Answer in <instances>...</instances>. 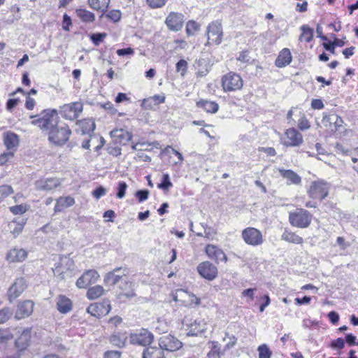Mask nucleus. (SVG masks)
<instances>
[{
	"mask_svg": "<svg viewBox=\"0 0 358 358\" xmlns=\"http://www.w3.org/2000/svg\"><path fill=\"white\" fill-rule=\"evenodd\" d=\"M32 124L46 131L48 134V140L57 145L65 144L71 134L69 127L65 123L59 121V117L55 110L43 111L41 113V117L33 120Z\"/></svg>",
	"mask_w": 358,
	"mask_h": 358,
	"instance_id": "nucleus-1",
	"label": "nucleus"
},
{
	"mask_svg": "<svg viewBox=\"0 0 358 358\" xmlns=\"http://www.w3.org/2000/svg\"><path fill=\"white\" fill-rule=\"evenodd\" d=\"M9 210L14 215H21L27 211V208L25 206L20 204L10 207Z\"/></svg>",
	"mask_w": 358,
	"mask_h": 358,
	"instance_id": "nucleus-52",
	"label": "nucleus"
},
{
	"mask_svg": "<svg viewBox=\"0 0 358 358\" xmlns=\"http://www.w3.org/2000/svg\"><path fill=\"white\" fill-rule=\"evenodd\" d=\"M121 352L117 350L107 351L103 355V358H120Z\"/></svg>",
	"mask_w": 358,
	"mask_h": 358,
	"instance_id": "nucleus-63",
	"label": "nucleus"
},
{
	"mask_svg": "<svg viewBox=\"0 0 358 358\" xmlns=\"http://www.w3.org/2000/svg\"><path fill=\"white\" fill-rule=\"evenodd\" d=\"M26 220L24 218H17L14 220L8 223V230L15 238L22 232Z\"/></svg>",
	"mask_w": 358,
	"mask_h": 358,
	"instance_id": "nucleus-30",
	"label": "nucleus"
},
{
	"mask_svg": "<svg viewBox=\"0 0 358 358\" xmlns=\"http://www.w3.org/2000/svg\"><path fill=\"white\" fill-rule=\"evenodd\" d=\"M197 271L201 276L208 280H213L217 275V267L208 261L200 263L197 266Z\"/></svg>",
	"mask_w": 358,
	"mask_h": 358,
	"instance_id": "nucleus-14",
	"label": "nucleus"
},
{
	"mask_svg": "<svg viewBox=\"0 0 358 358\" xmlns=\"http://www.w3.org/2000/svg\"><path fill=\"white\" fill-rule=\"evenodd\" d=\"M74 268V262L72 259L64 257L61 260V264L53 270L55 275H57L61 280H64L66 276L71 274Z\"/></svg>",
	"mask_w": 358,
	"mask_h": 358,
	"instance_id": "nucleus-17",
	"label": "nucleus"
},
{
	"mask_svg": "<svg viewBox=\"0 0 358 358\" xmlns=\"http://www.w3.org/2000/svg\"><path fill=\"white\" fill-rule=\"evenodd\" d=\"M182 324L187 327L188 336H196L206 329V323L200 318L192 321L191 318L186 316L182 320Z\"/></svg>",
	"mask_w": 358,
	"mask_h": 358,
	"instance_id": "nucleus-5",
	"label": "nucleus"
},
{
	"mask_svg": "<svg viewBox=\"0 0 358 358\" xmlns=\"http://www.w3.org/2000/svg\"><path fill=\"white\" fill-rule=\"evenodd\" d=\"M3 144L7 150H15L19 145V136L11 131H8L3 134Z\"/></svg>",
	"mask_w": 358,
	"mask_h": 358,
	"instance_id": "nucleus-25",
	"label": "nucleus"
},
{
	"mask_svg": "<svg viewBox=\"0 0 358 358\" xmlns=\"http://www.w3.org/2000/svg\"><path fill=\"white\" fill-rule=\"evenodd\" d=\"M206 255L217 262L227 261V257L223 250L214 245H207L206 247Z\"/></svg>",
	"mask_w": 358,
	"mask_h": 358,
	"instance_id": "nucleus-19",
	"label": "nucleus"
},
{
	"mask_svg": "<svg viewBox=\"0 0 358 358\" xmlns=\"http://www.w3.org/2000/svg\"><path fill=\"white\" fill-rule=\"evenodd\" d=\"M107 34L106 33H94L90 35V40L95 45H99L103 39L106 37Z\"/></svg>",
	"mask_w": 358,
	"mask_h": 358,
	"instance_id": "nucleus-47",
	"label": "nucleus"
},
{
	"mask_svg": "<svg viewBox=\"0 0 358 358\" xmlns=\"http://www.w3.org/2000/svg\"><path fill=\"white\" fill-rule=\"evenodd\" d=\"M227 339H229V341L226 344V348H232L236 344L237 338L235 336H230L228 333H226L225 337L224 338V341H226Z\"/></svg>",
	"mask_w": 358,
	"mask_h": 358,
	"instance_id": "nucleus-53",
	"label": "nucleus"
},
{
	"mask_svg": "<svg viewBox=\"0 0 358 358\" xmlns=\"http://www.w3.org/2000/svg\"><path fill=\"white\" fill-rule=\"evenodd\" d=\"M167 0H147V3L152 8H161L165 5Z\"/></svg>",
	"mask_w": 358,
	"mask_h": 358,
	"instance_id": "nucleus-54",
	"label": "nucleus"
},
{
	"mask_svg": "<svg viewBox=\"0 0 358 358\" xmlns=\"http://www.w3.org/2000/svg\"><path fill=\"white\" fill-rule=\"evenodd\" d=\"M34 303L31 300H26L18 303L15 312V318L20 320L29 316L34 309Z\"/></svg>",
	"mask_w": 358,
	"mask_h": 358,
	"instance_id": "nucleus-18",
	"label": "nucleus"
},
{
	"mask_svg": "<svg viewBox=\"0 0 358 358\" xmlns=\"http://www.w3.org/2000/svg\"><path fill=\"white\" fill-rule=\"evenodd\" d=\"M308 194L313 199L322 201L329 194V185L324 180L314 181L310 186Z\"/></svg>",
	"mask_w": 358,
	"mask_h": 358,
	"instance_id": "nucleus-6",
	"label": "nucleus"
},
{
	"mask_svg": "<svg viewBox=\"0 0 358 358\" xmlns=\"http://www.w3.org/2000/svg\"><path fill=\"white\" fill-rule=\"evenodd\" d=\"M159 345L163 351L174 352L179 350L182 346V342L171 334H165L160 337Z\"/></svg>",
	"mask_w": 358,
	"mask_h": 358,
	"instance_id": "nucleus-9",
	"label": "nucleus"
},
{
	"mask_svg": "<svg viewBox=\"0 0 358 358\" xmlns=\"http://www.w3.org/2000/svg\"><path fill=\"white\" fill-rule=\"evenodd\" d=\"M281 239L290 243L302 244L303 238L294 232L285 230L281 236Z\"/></svg>",
	"mask_w": 358,
	"mask_h": 358,
	"instance_id": "nucleus-36",
	"label": "nucleus"
},
{
	"mask_svg": "<svg viewBox=\"0 0 358 358\" xmlns=\"http://www.w3.org/2000/svg\"><path fill=\"white\" fill-rule=\"evenodd\" d=\"M104 293V289L101 285H96L88 289L87 292V297L93 300L100 297Z\"/></svg>",
	"mask_w": 358,
	"mask_h": 358,
	"instance_id": "nucleus-38",
	"label": "nucleus"
},
{
	"mask_svg": "<svg viewBox=\"0 0 358 358\" xmlns=\"http://www.w3.org/2000/svg\"><path fill=\"white\" fill-rule=\"evenodd\" d=\"M13 193V189L11 186L7 185H0V202Z\"/></svg>",
	"mask_w": 358,
	"mask_h": 358,
	"instance_id": "nucleus-46",
	"label": "nucleus"
},
{
	"mask_svg": "<svg viewBox=\"0 0 358 358\" xmlns=\"http://www.w3.org/2000/svg\"><path fill=\"white\" fill-rule=\"evenodd\" d=\"M206 35L208 41L205 44H210V41L216 45H220L222 41L223 31L222 24L217 21L213 22L207 27Z\"/></svg>",
	"mask_w": 358,
	"mask_h": 358,
	"instance_id": "nucleus-7",
	"label": "nucleus"
},
{
	"mask_svg": "<svg viewBox=\"0 0 358 358\" xmlns=\"http://www.w3.org/2000/svg\"><path fill=\"white\" fill-rule=\"evenodd\" d=\"M110 343L118 348H122L124 346L126 338H124L118 334H113L110 337Z\"/></svg>",
	"mask_w": 358,
	"mask_h": 358,
	"instance_id": "nucleus-45",
	"label": "nucleus"
},
{
	"mask_svg": "<svg viewBox=\"0 0 358 358\" xmlns=\"http://www.w3.org/2000/svg\"><path fill=\"white\" fill-rule=\"evenodd\" d=\"M106 193V189L103 186L97 187L92 192L93 196L99 199L104 196Z\"/></svg>",
	"mask_w": 358,
	"mask_h": 358,
	"instance_id": "nucleus-57",
	"label": "nucleus"
},
{
	"mask_svg": "<svg viewBox=\"0 0 358 358\" xmlns=\"http://www.w3.org/2000/svg\"><path fill=\"white\" fill-rule=\"evenodd\" d=\"M13 310L8 308L5 307L0 310V324H3L8 321L13 315Z\"/></svg>",
	"mask_w": 358,
	"mask_h": 358,
	"instance_id": "nucleus-43",
	"label": "nucleus"
},
{
	"mask_svg": "<svg viewBox=\"0 0 358 358\" xmlns=\"http://www.w3.org/2000/svg\"><path fill=\"white\" fill-rule=\"evenodd\" d=\"M331 347L333 349L341 350L345 347V340L342 338H338L331 342Z\"/></svg>",
	"mask_w": 358,
	"mask_h": 358,
	"instance_id": "nucleus-55",
	"label": "nucleus"
},
{
	"mask_svg": "<svg viewBox=\"0 0 358 358\" xmlns=\"http://www.w3.org/2000/svg\"><path fill=\"white\" fill-rule=\"evenodd\" d=\"M184 22V15L179 13L171 12L166 18L165 23L169 29L173 31H180Z\"/></svg>",
	"mask_w": 358,
	"mask_h": 358,
	"instance_id": "nucleus-15",
	"label": "nucleus"
},
{
	"mask_svg": "<svg viewBox=\"0 0 358 358\" xmlns=\"http://www.w3.org/2000/svg\"><path fill=\"white\" fill-rule=\"evenodd\" d=\"M194 66L197 71V76L203 77L209 72L210 64L207 59L200 58L196 59L194 64Z\"/></svg>",
	"mask_w": 358,
	"mask_h": 358,
	"instance_id": "nucleus-27",
	"label": "nucleus"
},
{
	"mask_svg": "<svg viewBox=\"0 0 358 358\" xmlns=\"http://www.w3.org/2000/svg\"><path fill=\"white\" fill-rule=\"evenodd\" d=\"M110 135L113 138L115 143L120 145H125L132 138L131 134L122 129H113L110 132Z\"/></svg>",
	"mask_w": 358,
	"mask_h": 358,
	"instance_id": "nucleus-21",
	"label": "nucleus"
},
{
	"mask_svg": "<svg viewBox=\"0 0 358 358\" xmlns=\"http://www.w3.org/2000/svg\"><path fill=\"white\" fill-rule=\"evenodd\" d=\"M27 257V252L22 248H13L10 250L6 256L10 262H19L24 261Z\"/></svg>",
	"mask_w": 358,
	"mask_h": 358,
	"instance_id": "nucleus-24",
	"label": "nucleus"
},
{
	"mask_svg": "<svg viewBox=\"0 0 358 358\" xmlns=\"http://www.w3.org/2000/svg\"><path fill=\"white\" fill-rule=\"evenodd\" d=\"M35 185L38 190L50 191L58 187L60 182L57 178H48L45 180H38Z\"/></svg>",
	"mask_w": 358,
	"mask_h": 358,
	"instance_id": "nucleus-22",
	"label": "nucleus"
},
{
	"mask_svg": "<svg viewBox=\"0 0 358 358\" xmlns=\"http://www.w3.org/2000/svg\"><path fill=\"white\" fill-rule=\"evenodd\" d=\"M298 127L301 130H305L310 128V125L304 115L299 120Z\"/></svg>",
	"mask_w": 358,
	"mask_h": 358,
	"instance_id": "nucleus-56",
	"label": "nucleus"
},
{
	"mask_svg": "<svg viewBox=\"0 0 358 358\" xmlns=\"http://www.w3.org/2000/svg\"><path fill=\"white\" fill-rule=\"evenodd\" d=\"M71 25V18L67 14H64L63 15L62 20V28L65 31L69 30V27Z\"/></svg>",
	"mask_w": 358,
	"mask_h": 358,
	"instance_id": "nucleus-59",
	"label": "nucleus"
},
{
	"mask_svg": "<svg viewBox=\"0 0 358 358\" xmlns=\"http://www.w3.org/2000/svg\"><path fill=\"white\" fill-rule=\"evenodd\" d=\"M134 52L131 48L118 49L116 52L118 56L131 55Z\"/></svg>",
	"mask_w": 358,
	"mask_h": 358,
	"instance_id": "nucleus-62",
	"label": "nucleus"
},
{
	"mask_svg": "<svg viewBox=\"0 0 358 358\" xmlns=\"http://www.w3.org/2000/svg\"><path fill=\"white\" fill-rule=\"evenodd\" d=\"M27 287V282L24 278H17L8 291V296L10 302H12L20 296Z\"/></svg>",
	"mask_w": 358,
	"mask_h": 358,
	"instance_id": "nucleus-16",
	"label": "nucleus"
},
{
	"mask_svg": "<svg viewBox=\"0 0 358 358\" xmlns=\"http://www.w3.org/2000/svg\"><path fill=\"white\" fill-rule=\"evenodd\" d=\"M121 15V12L119 10H111L105 15L106 17L114 22H119Z\"/></svg>",
	"mask_w": 358,
	"mask_h": 358,
	"instance_id": "nucleus-48",
	"label": "nucleus"
},
{
	"mask_svg": "<svg viewBox=\"0 0 358 358\" xmlns=\"http://www.w3.org/2000/svg\"><path fill=\"white\" fill-rule=\"evenodd\" d=\"M150 192L148 189H140L136 192L135 196L139 202H143L148 199Z\"/></svg>",
	"mask_w": 358,
	"mask_h": 358,
	"instance_id": "nucleus-51",
	"label": "nucleus"
},
{
	"mask_svg": "<svg viewBox=\"0 0 358 358\" xmlns=\"http://www.w3.org/2000/svg\"><path fill=\"white\" fill-rule=\"evenodd\" d=\"M110 309L111 306L109 300H104L101 303L90 304L87 308V312L91 315L99 318L106 315L110 311Z\"/></svg>",
	"mask_w": 358,
	"mask_h": 358,
	"instance_id": "nucleus-12",
	"label": "nucleus"
},
{
	"mask_svg": "<svg viewBox=\"0 0 358 358\" xmlns=\"http://www.w3.org/2000/svg\"><path fill=\"white\" fill-rule=\"evenodd\" d=\"M83 110V105L80 102H73L71 104H64L61 107V115L65 119L73 120L77 119Z\"/></svg>",
	"mask_w": 358,
	"mask_h": 358,
	"instance_id": "nucleus-8",
	"label": "nucleus"
},
{
	"mask_svg": "<svg viewBox=\"0 0 358 358\" xmlns=\"http://www.w3.org/2000/svg\"><path fill=\"white\" fill-rule=\"evenodd\" d=\"M57 308L61 313H67L72 308L71 301L65 296L59 295L57 301Z\"/></svg>",
	"mask_w": 358,
	"mask_h": 358,
	"instance_id": "nucleus-31",
	"label": "nucleus"
},
{
	"mask_svg": "<svg viewBox=\"0 0 358 358\" xmlns=\"http://www.w3.org/2000/svg\"><path fill=\"white\" fill-rule=\"evenodd\" d=\"M285 134L289 140L284 143L286 146H299L303 143L302 134L294 128L287 129Z\"/></svg>",
	"mask_w": 358,
	"mask_h": 358,
	"instance_id": "nucleus-20",
	"label": "nucleus"
},
{
	"mask_svg": "<svg viewBox=\"0 0 358 358\" xmlns=\"http://www.w3.org/2000/svg\"><path fill=\"white\" fill-rule=\"evenodd\" d=\"M127 189V185L124 181L119 182L117 187V192L116 196L118 199H122L125 196Z\"/></svg>",
	"mask_w": 358,
	"mask_h": 358,
	"instance_id": "nucleus-49",
	"label": "nucleus"
},
{
	"mask_svg": "<svg viewBox=\"0 0 358 358\" xmlns=\"http://www.w3.org/2000/svg\"><path fill=\"white\" fill-rule=\"evenodd\" d=\"M300 29L302 31V34L299 37V40L301 41L303 38L307 43L310 42L313 38V29L306 24L302 25Z\"/></svg>",
	"mask_w": 358,
	"mask_h": 358,
	"instance_id": "nucleus-40",
	"label": "nucleus"
},
{
	"mask_svg": "<svg viewBox=\"0 0 358 358\" xmlns=\"http://www.w3.org/2000/svg\"><path fill=\"white\" fill-rule=\"evenodd\" d=\"M14 156V153L12 151L4 152L0 155V165H4L9 159Z\"/></svg>",
	"mask_w": 358,
	"mask_h": 358,
	"instance_id": "nucleus-58",
	"label": "nucleus"
},
{
	"mask_svg": "<svg viewBox=\"0 0 358 358\" xmlns=\"http://www.w3.org/2000/svg\"><path fill=\"white\" fill-rule=\"evenodd\" d=\"M76 13L77 16L84 22H92L95 19L94 14L86 9H76Z\"/></svg>",
	"mask_w": 358,
	"mask_h": 358,
	"instance_id": "nucleus-37",
	"label": "nucleus"
},
{
	"mask_svg": "<svg viewBox=\"0 0 358 358\" xmlns=\"http://www.w3.org/2000/svg\"><path fill=\"white\" fill-rule=\"evenodd\" d=\"M200 29V25L195 21L190 20L186 25V33L188 36H192L195 32L198 31Z\"/></svg>",
	"mask_w": 358,
	"mask_h": 358,
	"instance_id": "nucleus-42",
	"label": "nucleus"
},
{
	"mask_svg": "<svg viewBox=\"0 0 358 358\" xmlns=\"http://www.w3.org/2000/svg\"><path fill=\"white\" fill-rule=\"evenodd\" d=\"M259 358H271L272 352L266 344L258 347Z\"/></svg>",
	"mask_w": 358,
	"mask_h": 358,
	"instance_id": "nucleus-44",
	"label": "nucleus"
},
{
	"mask_svg": "<svg viewBox=\"0 0 358 358\" xmlns=\"http://www.w3.org/2000/svg\"><path fill=\"white\" fill-rule=\"evenodd\" d=\"M20 99L12 98L9 99L6 102V109L9 111L12 110L19 103Z\"/></svg>",
	"mask_w": 358,
	"mask_h": 358,
	"instance_id": "nucleus-60",
	"label": "nucleus"
},
{
	"mask_svg": "<svg viewBox=\"0 0 358 358\" xmlns=\"http://www.w3.org/2000/svg\"><path fill=\"white\" fill-rule=\"evenodd\" d=\"M328 318L332 324H336L339 320V315L336 311L332 310L328 313Z\"/></svg>",
	"mask_w": 358,
	"mask_h": 358,
	"instance_id": "nucleus-64",
	"label": "nucleus"
},
{
	"mask_svg": "<svg viewBox=\"0 0 358 358\" xmlns=\"http://www.w3.org/2000/svg\"><path fill=\"white\" fill-rule=\"evenodd\" d=\"M143 358H165V356L161 347L150 346L144 350Z\"/></svg>",
	"mask_w": 358,
	"mask_h": 358,
	"instance_id": "nucleus-33",
	"label": "nucleus"
},
{
	"mask_svg": "<svg viewBox=\"0 0 358 358\" xmlns=\"http://www.w3.org/2000/svg\"><path fill=\"white\" fill-rule=\"evenodd\" d=\"M75 203L74 199L71 196L60 197L55 206V212H60L64 208H68L73 206Z\"/></svg>",
	"mask_w": 358,
	"mask_h": 358,
	"instance_id": "nucleus-35",
	"label": "nucleus"
},
{
	"mask_svg": "<svg viewBox=\"0 0 358 358\" xmlns=\"http://www.w3.org/2000/svg\"><path fill=\"white\" fill-rule=\"evenodd\" d=\"M241 237L244 242L251 246H259L264 243L262 232L255 227H247L242 231Z\"/></svg>",
	"mask_w": 358,
	"mask_h": 358,
	"instance_id": "nucleus-4",
	"label": "nucleus"
},
{
	"mask_svg": "<svg viewBox=\"0 0 358 358\" xmlns=\"http://www.w3.org/2000/svg\"><path fill=\"white\" fill-rule=\"evenodd\" d=\"M154 339L153 334L148 329H142L138 333L131 334L129 341L131 344L146 346Z\"/></svg>",
	"mask_w": 358,
	"mask_h": 358,
	"instance_id": "nucleus-10",
	"label": "nucleus"
},
{
	"mask_svg": "<svg viewBox=\"0 0 358 358\" xmlns=\"http://www.w3.org/2000/svg\"><path fill=\"white\" fill-rule=\"evenodd\" d=\"M128 273L127 268L117 267L113 271L107 273L104 276V283L108 285L113 286L117 283H120L123 280V277Z\"/></svg>",
	"mask_w": 358,
	"mask_h": 358,
	"instance_id": "nucleus-13",
	"label": "nucleus"
},
{
	"mask_svg": "<svg viewBox=\"0 0 358 358\" xmlns=\"http://www.w3.org/2000/svg\"><path fill=\"white\" fill-rule=\"evenodd\" d=\"M199 108H203L207 113H215L219 109V105L215 101L201 99L196 102Z\"/></svg>",
	"mask_w": 358,
	"mask_h": 358,
	"instance_id": "nucleus-32",
	"label": "nucleus"
},
{
	"mask_svg": "<svg viewBox=\"0 0 358 358\" xmlns=\"http://www.w3.org/2000/svg\"><path fill=\"white\" fill-rule=\"evenodd\" d=\"M357 337L350 333L345 336V341L349 345H358V342H356Z\"/></svg>",
	"mask_w": 358,
	"mask_h": 358,
	"instance_id": "nucleus-61",
	"label": "nucleus"
},
{
	"mask_svg": "<svg viewBox=\"0 0 358 358\" xmlns=\"http://www.w3.org/2000/svg\"><path fill=\"white\" fill-rule=\"evenodd\" d=\"M176 71L184 76L187 72V62L185 59H180L176 65Z\"/></svg>",
	"mask_w": 358,
	"mask_h": 358,
	"instance_id": "nucleus-50",
	"label": "nucleus"
},
{
	"mask_svg": "<svg viewBox=\"0 0 358 358\" xmlns=\"http://www.w3.org/2000/svg\"><path fill=\"white\" fill-rule=\"evenodd\" d=\"M20 333V336L15 341V345L23 350L26 348L29 343L31 338V329L29 328L24 329L22 330V331H18Z\"/></svg>",
	"mask_w": 358,
	"mask_h": 358,
	"instance_id": "nucleus-28",
	"label": "nucleus"
},
{
	"mask_svg": "<svg viewBox=\"0 0 358 358\" xmlns=\"http://www.w3.org/2000/svg\"><path fill=\"white\" fill-rule=\"evenodd\" d=\"M243 81L238 73L229 72L222 78V86L224 92H234L243 87Z\"/></svg>",
	"mask_w": 358,
	"mask_h": 358,
	"instance_id": "nucleus-3",
	"label": "nucleus"
},
{
	"mask_svg": "<svg viewBox=\"0 0 358 358\" xmlns=\"http://www.w3.org/2000/svg\"><path fill=\"white\" fill-rule=\"evenodd\" d=\"M279 172L284 178L287 180L288 185H299L301 182V178L292 170L280 169Z\"/></svg>",
	"mask_w": 358,
	"mask_h": 358,
	"instance_id": "nucleus-29",
	"label": "nucleus"
},
{
	"mask_svg": "<svg viewBox=\"0 0 358 358\" xmlns=\"http://www.w3.org/2000/svg\"><path fill=\"white\" fill-rule=\"evenodd\" d=\"M292 59L291 52L288 48L282 49L277 57L275 64L277 67L282 68L289 65Z\"/></svg>",
	"mask_w": 358,
	"mask_h": 358,
	"instance_id": "nucleus-23",
	"label": "nucleus"
},
{
	"mask_svg": "<svg viewBox=\"0 0 358 358\" xmlns=\"http://www.w3.org/2000/svg\"><path fill=\"white\" fill-rule=\"evenodd\" d=\"M99 277L100 275L96 270L90 269L83 273L77 280L76 285L79 289H86L90 285L96 282Z\"/></svg>",
	"mask_w": 358,
	"mask_h": 358,
	"instance_id": "nucleus-11",
	"label": "nucleus"
},
{
	"mask_svg": "<svg viewBox=\"0 0 358 358\" xmlns=\"http://www.w3.org/2000/svg\"><path fill=\"white\" fill-rule=\"evenodd\" d=\"M172 186L173 183L170 180L169 175L168 173H164L161 182L157 185V187L163 190H168Z\"/></svg>",
	"mask_w": 358,
	"mask_h": 358,
	"instance_id": "nucleus-41",
	"label": "nucleus"
},
{
	"mask_svg": "<svg viewBox=\"0 0 358 358\" xmlns=\"http://www.w3.org/2000/svg\"><path fill=\"white\" fill-rule=\"evenodd\" d=\"M110 0H103L101 4L99 0H88L90 6L96 10H101L103 13L100 15V18L103 17L104 13L107 11Z\"/></svg>",
	"mask_w": 358,
	"mask_h": 358,
	"instance_id": "nucleus-34",
	"label": "nucleus"
},
{
	"mask_svg": "<svg viewBox=\"0 0 358 358\" xmlns=\"http://www.w3.org/2000/svg\"><path fill=\"white\" fill-rule=\"evenodd\" d=\"M312 217L313 215L307 210L298 208L289 213V221L292 226L303 229L310 226Z\"/></svg>",
	"mask_w": 358,
	"mask_h": 358,
	"instance_id": "nucleus-2",
	"label": "nucleus"
},
{
	"mask_svg": "<svg viewBox=\"0 0 358 358\" xmlns=\"http://www.w3.org/2000/svg\"><path fill=\"white\" fill-rule=\"evenodd\" d=\"M78 124L80 125L83 134H90L95 129V123L91 120H84L79 121Z\"/></svg>",
	"mask_w": 358,
	"mask_h": 358,
	"instance_id": "nucleus-39",
	"label": "nucleus"
},
{
	"mask_svg": "<svg viewBox=\"0 0 358 358\" xmlns=\"http://www.w3.org/2000/svg\"><path fill=\"white\" fill-rule=\"evenodd\" d=\"M134 285L132 282L127 280H123L121 281V282L119 284L118 287L122 291L121 293H120V296H126L127 298H132L135 296V292H134Z\"/></svg>",
	"mask_w": 358,
	"mask_h": 358,
	"instance_id": "nucleus-26",
	"label": "nucleus"
}]
</instances>
